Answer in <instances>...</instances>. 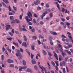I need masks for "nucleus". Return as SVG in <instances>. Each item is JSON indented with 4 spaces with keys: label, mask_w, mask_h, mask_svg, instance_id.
I'll return each instance as SVG.
<instances>
[{
    "label": "nucleus",
    "mask_w": 73,
    "mask_h": 73,
    "mask_svg": "<svg viewBox=\"0 0 73 73\" xmlns=\"http://www.w3.org/2000/svg\"><path fill=\"white\" fill-rule=\"evenodd\" d=\"M58 46H59V48H60V50L61 51V52H62L61 53V54L62 56L63 57H65V56L66 55V53L65 52H63V50L62 49V47H61V45L60 44H58Z\"/></svg>",
    "instance_id": "obj_1"
},
{
    "label": "nucleus",
    "mask_w": 73,
    "mask_h": 73,
    "mask_svg": "<svg viewBox=\"0 0 73 73\" xmlns=\"http://www.w3.org/2000/svg\"><path fill=\"white\" fill-rule=\"evenodd\" d=\"M27 16H28L29 18L31 19V21H32V18L33 17H32V15L31 13L29 11H28V13H27Z\"/></svg>",
    "instance_id": "obj_2"
},
{
    "label": "nucleus",
    "mask_w": 73,
    "mask_h": 73,
    "mask_svg": "<svg viewBox=\"0 0 73 73\" xmlns=\"http://www.w3.org/2000/svg\"><path fill=\"white\" fill-rule=\"evenodd\" d=\"M39 67L42 70H41L42 73H44V71H43V69H44V70H45V68H44V67L43 66H42V67H41V65H39Z\"/></svg>",
    "instance_id": "obj_3"
},
{
    "label": "nucleus",
    "mask_w": 73,
    "mask_h": 73,
    "mask_svg": "<svg viewBox=\"0 0 73 73\" xmlns=\"http://www.w3.org/2000/svg\"><path fill=\"white\" fill-rule=\"evenodd\" d=\"M34 3L35 5H37L38 4L40 3V2L38 0H37L36 1H34Z\"/></svg>",
    "instance_id": "obj_4"
},
{
    "label": "nucleus",
    "mask_w": 73,
    "mask_h": 73,
    "mask_svg": "<svg viewBox=\"0 0 73 73\" xmlns=\"http://www.w3.org/2000/svg\"><path fill=\"white\" fill-rule=\"evenodd\" d=\"M53 53L54 54V56L55 57L56 59H57V60H58V56L57 54L56 53L55 51H53Z\"/></svg>",
    "instance_id": "obj_5"
},
{
    "label": "nucleus",
    "mask_w": 73,
    "mask_h": 73,
    "mask_svg": "<svg viewBox=\"0 0 73 73\" xmlns=\"http://www.w3.org/2000/svg\"><path fill=\"white\" fill-rule=\"evenodd\" d=\"M7 61L8 63H13V61L12 60H11L10 59H9L7 60Z\"/></svg>",
    "instance_id": "obj_6"
},
{
    "label": "nucleus",
    "mask_w": 73,
    "mask_h": 73,
    "mask_svg": "<svg viewBox=\"0 0 73 73\" xmlns=\"http://www.w3.org/2000/svg\"><path fill=\"white\" fill-rule=\"evenodd\" d=\"M22 45L23 46H25V47H27V43L25 42H23L22 44Z\"/></svg>",
    "instance_id": "obj_7"
},
{
    "label": "nucleus",
    "mask_w": 73,
    "mask_h": 73,
    "mask_svg": "<svg viewBox=\"0 0 73 73\" xmlns=\"http://www.w3.org/2000/svg\"><path fill=\"white\" fill-rule=\"evenodd\" d=\"M45 15H46L45 13H43L42 15L40 16V17L42 20L43 19V17H44L45 16Z\"/></svg>",
    "instance_id": "obj_8"
},
{
    "label": "nucleus",
    "mask_w": 73,
    "mask_h": 73,
    "mask_svg": "<svg viewBox=\"0 0 73 73\" xmlns=\"http://www.w3.org/2000/svg\"><path fill=\"white\" fill-rule=\"evenodd\" d=\"M13 44L16 46L17 48H19V44H18V43L17 42L16 43L15 42H13Z\"/></svg>",
    "instance_id": "obj_9"
},
{
    "label": "nucleus",
    "mask_w": 73,
    "mask_h": 73,
    "mask_svg": "<svg viewBox=\"0 0 73 73\" xmlns=\"http://www.w3.org/2000/svg\"><path fill=\"white\" fill-rule=\"evenodd\" d=\"M31 62L33 65H35V64H36V61H35V59H32Z\"/></svg>",
    "instance_id": "obj_10"
},
{
    "label": "nucleus",
    "mask_w": 73,
    "mask_h": 73,
    "mask_svg": "<svg viewBox=\"0 0 73 73\" xmlns=\"http://www.w3.org/2000/svg\"><path fill=\"white\" fill-rule=\"evenodd\" d=\"M27 72H29L30 73H32V72H33V71L29 68H27Z\"/></svg>",
    "instance_id": "obj_11"
},
{
    "label": "nucleus",
    "mask_w": 73,
    "mask_h": 73,
    "mask_svg": "<svg viewBox=\"0 0 73 73\" xmlns=\"http://www.w3.org/2000/svg\"><path fill=\"white\" fill-rule=\"evenodd\" d=\"M66 25L68 26V28H70V23L69 22H66Z\"/></svg>",
    "instance_id": "obj_12"
},
{
    "label": "nucleus",
    "mask_w": 73,
    "mask_h": 73,
    "mask_svg": "<svg viewBox=\"0 0 73 73\" xmlns=\"http://www.w3.org/2000/svg\"><path fill=\"white\" fill-rule=\"evenodd\" d=\"M59 61H61V60H62V56L61 55H60L59 56Z\"/></svg>",
    "instance_id": "obj_13"
},
{
    "label": "nucleus",
    "mask_w": 73,
    "mask_h": 73,
    "mask_svg": "<svg viewBox=\"0 0 73 73\" xmlns=\"http://www.w3.org/2000/svg\"><path fill=\"white\" fill-rule=\"evenodd\" d=\"M15 55L17 57H18V56H21V54L19 52H17L16 53Z\"/></svg>",
    "instance_id": "obj_14"
},
{
    "label": "nucleus",
    "mask_w": 73,
    "mask_h": 73,
    "mask_svg": "<svg viewBox=\"0 0 73 73\" xmlns=\"http://www.w3.org/2000/svg\"><path fill=\"white\" fill-rule=\"evenodd\" d=\"M11 24H13V23H15V20H14V19H13L12 20H11Z\"/></svg>",
    "instance_id": "obj_15"
},
{
    "label": "nucleus",
    "mask_w": 73,
    "mask_h": 73,
    "mask_svg": "<svg viewBox=\"0 0 73 73\" xmlns=\"http://www.w3.org/2000/svg\"><path fill=\"white\" fill-rule=\"evenodd\" d=\"M7 40H8L9 41H12V40H14V38H12L11 37L7 38Z\"/></svg>",
    "instance_id": "obj_16"
},
{
    "label": "nucleus",
    "mask_w": 73,
    "mask_h": 73,
    "mask_svg": "<svg viewBox=\"0 0 73 73\" xmlns=\"http://www.w3.org/2000/svg\"><path fill=\"white\" fill-rule=\"evenodd\" d=\"M3 1L6 4H9V2H8V0H3Z\"/></svg>",
    "instance_id": "obj_17"
},
{
    "label": "nucleus",
    "mask_w": 73,
    "mask_h": 73,
    "mask_svg": "<svg viewBox=\"0 0 73 73\" xmlns=\"http://www.w3.org/2000/svg\"><path fill=\"white\" fill-rule=\"evenodd\" d=\"M57 7L58 8V9H59V11H61V9H60V5L58 4L57 5Z\"/></svg>",
    "instance_id": "obj_18"
},
{
    "label": "nucleus",
    "mask_w": 73,
    "mask_h": 73,
    "mask_svg": "<svg viewBox=\"0 0 73 73\" xmlns=\"http://www.w3.org/2000/svg\"><path fill=\"white\" fill-rule=\"evenodd\" d=\"M24 38V39L25 41H27V37H26V36L25 35H24L23 36Z\"/></svg>",
    "instance_id": "obj_19"
},
{
    "label": "nucleus",
    "mask_w": 73,
    "mask_h": 73,
    "mask_svg": "<svg viewBox=\"0 0 73 73\" xmlns=\"http://www.w3.org/2000/svg\"><path fill=\"white\" fill-rule=\"evenodd\" d=\"M23 63L24 65H26V61H25V60H23Z\"/></svg>",
    "instance_id": "obj_20"
},
{
    "label": "nucleus",
    "mask_w": 73,
    "mask_h": 73,
    "mask_svg": "<svg viewBox=\"0 0 73 73\" xmlns=\"http://www.w3.org/2000/svg\"><path fill=\"white\" fill-rule=\"evenodd\" d=\"M42 52L44 55H46V52L44 50H42Z\"/></svg>",
    "instance_id": "obj_21"
},
{
    "label": "nucleus",
    "mask_w": 73,
    "mask_h": 73,
    "mask_svg": "<svg viewBox=\"0 0 73 73\" xmlns=\"http://www.w3.org/2000/svg\"><path fill=\"white\" fill-rule=\"evenodd\" d=\"M34 68L36 70H38V68H37V66L36 65H35L34 66Z\"/></svg>",
    "instance_id": "obj_22"
},
{
    "label": "nucleus",
    "mask_w": 73,
    "mask_h": 73,
    "mask_svg": "<svg viewBox=\"0 0 73 73\" xmlns=\"http://www.w3.org/2000/svg\"><path fill=\"white\" fill-rule=\"evenodd\" d=\"M10 19H11V20H14V19H15V17H14L13 16H10Z\"/></svg>",
    "instance_id": "obj_23"
},
{
    "label": "nucleus",
    "mask_w": 73,
    "mask_h": 73,
    "mask_svg": "<svg viewBox=\"0 0 73 73\" xmlns=\"http://www.w3.org/2000/svg\"><path fill=\"white\" fill-rule=\"evenodd\" d=\"M68 37H69V39L70 40V41L73 40V38H72V36H69V35Z\"/></svg>",
    "instance_id": "obj_24"
},
{
    "label": "nucleus",
    "mask_w": 73,
    "mask_h": 73,
    "mask_svg": "<svg viewBox=\"0 0 73 73\" xmlns=\"http://www.w3.org/2000/svg\"><path fill=\"white\" fill-rule=\"evenodd\" d=\"M17 40L18 41L19 43V44H21V43H22V42H21V40L19 39H17Z\"/></svg>",
    "instance_id": "obj_25"
},
{
    "label": "nucleus",
    "mask_w": 73,
    "mask_h": 73,
    "mask_svg": "<svg viewBox=\"0 0 73 73\" xmlns=\"http://www.w3.org/2000/svg\"><path fill=\"white\" fill-rule=\"evenodd\" d=\"M51 64L53 65L54 66H56L55 65V64H54V62H53V61H51Z\"/></svg>",
    "instance_id": "obj_26"
},
{
    "label": "nucleus",
    "mask_w": 73,
    "mask_h": 73,
    "mask_svg": "<svg viewBox=\"0 0 73 73\" xmlns=\"http://www.w3.org/2000/svg\"><path fill=\"white\" fill-rule=\"evenodd\" d=\"M33 38L34 40H36L37 39V37L35 36H33Z\"/></svg>",
    "instance_id": "obj_27"
},
{
    "label": "nucleus",
    "mask_w": 73,
    "mask_h": 73,
    "mask_svg": "<svg viewBox=\"0 0 73 73\" xmlns=\"http://www.w3.org/2000/svg\"><path fill=\"white\" fill-rule=\"evenodd\" d=\"M9 33L10 35V36H13V34L12 32H9Z\"/></svg>",
    "instance_id": "obj_28"
},
{
    "label": "nucleus",
    "mask_w": 73,
    "mask_h": 73,
    "mask_svg": "<svg viewBox=\"0 0 73 73\" xmlns=\"http://www.w3.org/2000/svg\"><path fill=\"white\" fill-rule=\"evenodd\" d=\"M19 30L20 31H23V28L21 26H19Z\"/></svg>",
    "instance_id": "obj_29"
},
{
    "label": "nucleus",
    "mask_w": 73,
    "mask_h": 73,
    "mask_svg": "<svg viewBox=\"0 0 73 73\" xmlns=\"http://www.w3.org/2000/svg\"><path fill=\"white\" fill-rule=\"evenodd\" d=\"M31 49L32 50H35V46H31Z\"/></svg>",
    "instance_id": "obj_30"
},
{
    "label": "nucleus",
    "mask_w": 73,
    "mask_h": 73,
    "mask_svg": "<svg viewBox=\"0 0 73 73\" xmlns=\"http://www.w3.org/2000/svg\"><path fill=\"white\" fill-rule=\"evenodd\" d=\"M41 7L38 6L37 7V11H40V10H41Z\"/></svg>",
    "instance_id": "obj_31"
},
{
    "label": "nucleus",
    "mask_w": 73,
    "mask_h": 73,
    "mask_svg": "<svg viewBox=\"0 0 73 73\" xmlns=\"http://www.w3.org/2000/svg\"><path fill=\"white\" fill-rule=\"evenodd\" d=\"M55 64L56 65H57V66H59L58 62V61H55Z\"/></svg>",
    "instance_id": "obj_32"
},
{
    "label": "nucleus",
    "mask_w": 73,
    "mask_h": 73,
    "mask_svg": "<svg viewBox=\"0 0 73 73\" xmlns=\"http://www.w3.org/2000/svg\"><path fill=\"white\" fill-rule=\"evenodd\" d=\"M13 8L14 10L15 11H17V7H15L13 6Z\"/></svg>",
    "instance_id": "obj_33"
},
{
    "label": "nucleus",
    "mask_w": 73,
    "mask_h": 73,
    "mask_svg": "<svg viewBox=\"0 0 73 73\" xmlns=\"http://www.w3.org/2000/svg\"><path fill=\"white\" fill-rule=\"evenodd\" d=\"M1 60L2 61H4V55H1Z\"/></svg>",
    "instance_id": "obj_34"
},
{
    "label": "nucleus",
    "mask_w": 73,
    "mask_h": 73,
    "mask_svg": "<svg viewBox=\"0 0 73 73\" xmlns=\"http://www.w3.org/2000/svg\"><path fill=\"white\" fill-rule=\"evenodd\" d=\"M15 22H16L17 23H20V22L17 19H15Z\"/></svg>",
    "instance_id": "obj_35"
},
{
    "label": "nucleus",
    "mask_w": 73,
    "mask_h": 73,
    "mask_svg": "<svg viewBox=\"0 0 73 73\" xmlns=\"http://www.w3.org/2000/svg\"><path fill=\"white\" fill-rule=\"evenodd\" d=\"M22 58H23V56H22L21 55L20 56H19L18 58L19 60H21Z\"/></svg>",
    "instance_id": "obj_36"
},
{
    "label": "nucleus",
    "mask_w": 73,
    "mask_h": 73,
    "mask_svg": "<svg viewBox=\"0 0 73 73\" xmlns=\"http://www.w3.org/2000/svg\"><path fill=\"white\" fill-rule=\"evenodd\" d=\"M57 33L54 32H53L52 33V35H54V36H56V35H57Z\"/></svg>",
    "instance_id": "obj_37"
},
{
    "label": "nucleus",
    "mask_w": 73,
    "mask_h": 73,
    "mask_svg": "<svg viewBox=\"0 0 73 73\" xmlns=\"http://www.w3.org/2000/svg\"><path fill=\"white\" fill-rule=\"evenodd\" d=\"M68 57H66L64 59V60L65 62H66L67 61V60H68Z\"/></svg>",
    "instance_id": "obj_38"
},
{
    "label": "nucleus",
    "mask_w": 73,
    "mask_h": 73,
    "mask_svg": "<svg viewBox=\"0 0 73 73\" xmlns=\"http://www.w3.org/2000/svg\"><path fill=\"white\" fill-rule=\"evenodd\" d=\"M53 14H52V13H50L49 14V15H50V18H51V17H53V15H52Z\"/></svg>",
    "instance_id": "obj_39"
},
{
    "label": "nucleus",
    "mask_w": 73,
    "mask_h": 73,
    "mask_svg": "<svg viewBox=\"0 0 73 73\" xmlns=\"http://www.w3.org/2000/svg\"><path fill=\"white\" fill-rule=\"evenodd\" d=\"M23 69H26L27 68V67L26 66H25L24 67H22Z\"/></svg>",
    "instance_id": "obj_40"
},
{
    "label": "nucleus",
    "mask_w": 73,
    "mask_h": 73,
    "mask_svg": "<svg viewBox=\"0 0 73 73\" xmlns=\"http://www.w3.org/2000/svg\"><path fill=\"white\" fill-rule=\"evenodd\" d=\"M10 67H11V68H13V67H14V65L13 64H10Z\"/></svg>",
    "instance_id": "obj_41"
},
{
    "label": "nucleus",
    "mask_w": 73,
    "mask_h": 73,
    "mask_svg": "<svg viewBox=\"0 0 73 73\" xmlns=\"http://www.w3.org/2000/svg\"><path fill=\"white\" fill-rule=\"evenodd\" d=\"M63 73H66V72H65V68H64L63 69Z\"/></svg>",
    "instance_id": "obj_42"
},
{
    "label": "nucleus",
    "mask_w": 73,
    "mask_h": 73,
    "mask_svg": "<svg viewBox=\"0 0 73 73\" xmlns=\"http://www.w3.org/2000/svg\"><path fill=\"white\" fill-rule=\"evenodd\" d=\"M22 29L23 31H25V32H26V31H27V30L25 28H23Z\"/></svg>",
    "instance_id": "obj_43"
},
{
    "label": "nucleus",
    "mask_w": 73,
    "mask_h": 73,
    "mask_svg": "<svg viewBox=\"0 0 73 73\" xmlns=\"http://www.w3.org/2000/svg\"><path fill=\"white\" fill-rule=\"evenodd\" d=\"M37 42H38V43L39 45H40V44H41V42L40 41V40H38Z\"/></svg>",
    "instance_id": "obj_44"
},
{
    "label": "nucleus",
    "mask_w": 73,
    "mask_h": 73,
    "mask_svg": "<svg viewBox=\"0 0 73 73\" xmlns=\"http://www.w3.org/2000/svg\"><path fill=\"white\" fill-rule=\"evenodd\" d=\"M31 31L33 33V32H35V29L33 28L32 29H31Z\"/></svg>",
    "instance_id": "obj_45"
},
{
    "label": "nucleus",
    "mask_w": 73,
    "mask_h": 73,
    "mask_svg": "<svg viewBox=\"0 0 73 73\" xmlns=\"http://www.w3.org/2000/svg\"><path fill=\"white\" fill-rule=\"evenodd\" d=\"M9 15H13V13H10L9 12Z\"/></svg>",
    "instance_id": "obj_46"
},
{
    "label": "nucleus",
    "mask_w": 73,
    "mask_h": 73,
    "mask_svg": "<svg viewBox=\"0 0 73 73\" xmlns=\"http://www.w3.org/2000/svg\"><path fill=\"white\" fill-rule=\"evenodd\" d=\"M48 54L49 56H52V54H51V53H50V52H48Z\"/></svg>",
    "instance_id": "obj_47"
},
{
    "label": "nucleus",
    "mask_w": 73,
    "mask_h": 73,
    "mask_svg": "<svg viewBox=\"0 0 73 73\" xmlns=\"http://www.w3.org/2000/svg\"><path fill=\"white\" fill-rule=\"evenodd\" d=\"M27 23H29L30 21H31V20L29 19H27Z\"/></svg>",
    "instance_id": "obj_48"
},
{
    "label": "nucleus",
    "mask_w": 73,
    "mask_h": 73,
    "mask_svg": "<svg viewBox=\"0 0 73 73\" xmlns=\"http://www.w3.org/2000/svg\"><path fill=\"white\" fill-rule=\"evenodd\" d=\"M31 58L32 59H33V57L34 56V55L32 54V53H31Z\"/></svg>",
    "instance_id": "obj_49"
},
{
    "label": "nucleus",
    "mask_w": 73,
    "mask_h": 73,
    "mask_svg": "<svg viewBox=\"0 0 73 73\" xmlns=\"http://www.w3.org/2000/svg\"><path fill=\"white\" fill-rule=\"evenodd\" d=\"M9 12H11V7H10V6L9 5Z\"/></svg>",
    "instance_id": "obj_50"
},
{
    "label": "nucleus",
    "mask_w": 73,
    "mask_h": 73,
    "mask_svg": "<svg viewBox=\"0 0 73 73\" xmlns=\"http://www.w3.org/2000/svg\"><path fill=\"white\" fill-rule=\"evenodd\" d=\"M43 31L44 32V33H46V29H45V28H43Z\"/></svg>",
    "instance_id": "obj_51"
},
{
    "label": "nucleus",
    "mask_w": 73,
    "mask_h": 73,
    "mask_svg": "<svg viewBox=\"0 0 73 73\" xmlns=\"http://www.w3.org/2000/svg\"><path fill=\"white\" fill-rule=\"evenodd\" d=\"M46 8H49V5L48 4H47L46 5Z\"/></svg>",
    "instance_id": "obj_52"
},
{
    "label": "nucleus",
    "mask_w": 73,
    "mask_h": 73,
    "mask_svg": "<svg viewBox=\"0 0 73 73\" xmlns=\"http://www.w3.org/2000/svg\"><path fill=\"white\" fill-rule=\"evenodd\" d=\"M63 28H64V29H65L66 27V24H64L63 25Z\"/></svg>",
    "instance_id": "obj_53"
},
{
    "label": "nucleus",
    "mask_w": 73,
    "mask_h": 73,
    "mask_svg": "<svg viewBox=\"0 0 73 73\" xmlns=\"http://www.w3.org/2000/svg\"><path fill=\"white\" fill-rule=\"evenodd\" d=\"M72 44H70L69 45H68V48H71V47H72Z\"/></svg>",
    "instance_id": "obj_54"
},
{
    "label": "nucleus",
    "mask_w": 73,
    "mask_h": 73,
    "mask_svg": "<svg viewBox=\"0 0 73 73\" xmlns=\"http://www.w3.org/2000/svg\"><path fill=\"white\" fill-rule=\"evenodd\" d=\"M20 52H22V53H23V49L21 48H20Z\"/></svg>",
    "instance_id": "obj_55"
},
{
    "label": "nucleus",
    "mask_w": 73,
    "mask_h": 73,
    "mask_svg": "<svg viewBox=\"0 0 73 73\" xmlns=\"http://www.w3.org/2000/svg\"><path fill=\"white\" fill-rule=\"evenodd\" d=\"M40 24H41V25H43L44 24V22L41 21L40 22Z\"/></svg>",
    "instance_id": "obj_56"
},
{
    "label": "nucleus",
    "mask_w": 73,
    "mask_h": 73,
    "mask_svg": "<svg viewBox=\"0 0 73 73\" xmlns=\"http://www.w3.org/2000/svg\"><path fill=\"white\" fill-rule=\"evenodd\" d=\"M9 27H6V30L7 31L9 30Z\"/></svg>",
    "instance_id": "obj_57"
},
{
    "label": "nucleus",
    "mask_w": 73,
    "mask_h": 73,
    "mask_svg": "<svg viewBox=\"0 0 73 73\" xmlns=\"http://www.w3.org/2000/svg\"><path fill=\"white\" fill-rule=\"evenodd\" d=\"M61 11L62 12H65V9H64V8H62Z\"/></svg>",
    "instance_id": "obj_58"
},
{
    "label": "nucleus",
    "mask_w": 73,
    "mask_h": 73,
    "mask_svg": "<svg viewBox=\"0 0 73 73\" xmlns=\"http://www.w3.org/2000/svg\"><path fill=\"white\" fill-rule=\"evenodd\" d=\"M54 67H55L56 70H57V71H58V67H57V66H54Z\"/></svg>",
    "instance_id": "obj_59"
},
{
    "label": "nucleus",
    "mask_w": 73,
    "mask_h": 73,
    "mask_svg": "<svg viewBox=\"0 0 73 73\" xmlns=\"http://www.w3.org/2000/svg\"><path fill=\"white\" fill-rule=\"evenodd\" d=\"M34 16L35 17H38L37 15H36V14L35 13L34 14Z\"/></svg>",
    "instance_id": "obj_60"
},
{
    "label": "nucleus",
    "mask_w": 73,
    "mask_h": 73,
    "mask_svg": "<svg viewBox=\"0 0 73 73\" xmlns=\"http://www.w3.org/2000/svg\"><path fill=\"white\" fill-rule=\"evenodd\" d=\"M25 19L26 20H28V19H29V18H28V16H26L25 17Z\"/></svg>",
    "instance_id": "obj_61"
},
{
    "label": "nucleus",
    "mask_w": 73,
    "mask_h": 73,
    "mask_svg": "<svg viewBox=\"0 0 73 73\" xmlns=\"http://www.w3.org/2000/svg\"><path fill=\"white\" fill-rule=\"evenodd\" d=\"M62 38H66V37L64 35H62Z\"/></svg>",
    "instance_id": "obj_62"
},
{
    "label": "nucleus",
    "mask_w": 73,
    "mask_h": 73,
    "mask_svg": "<svg viewBox=\"0 0 73 73\" xmlns=\"http://www.w3.org/2000/svg\"><path fill=\"white\" fill-rule=\"evenodd\" d=\"M2 3L3 5H4L5 7H7V6L6 5H5V4H4V3L2 2Z\"/></svg>",
    "instance_id": "obj_63"
},
{
    "label": "nucleus",
    "mask_w": 73,
    "mask_h": 73,
    "mask_svg": "<svg viewBox=\"0 0 73 73\" xmlns=\"http://www.w3.org/2000/svg\"><path fill=\"white\" fill-rule=\"evenodd\" d=\"M22 69H23V67H21L19 68V71H20V72H21V71H22Z\"/></svg>",
    "instance_id": "obj_64"
}]
</instances>
